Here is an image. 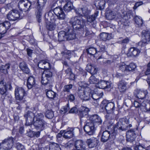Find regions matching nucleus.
Wrapping results in <instances>:
<instances>
[{
  "label": "nucleus",
  "mask_w": 150,
  "mask_h": 150,
  "mask_svg": "<svg viewBox=\"0 0 150 150\" xmlns=\"http://www.w3.org/2000/svg\"><path fill=\"white\" fill-rule=\"evenodd\" d=\"M25 118V125L30 126L33 123L35 128L41 131L44 130L47 126V123L43 119L44 116L41 113L36 114L29 111L24 115Z\"/></svg>",
  "instance_id": "obj_1"
},
{
  "label": "nucleus",
  "mask_w": 150,
  "mask_h": 150,
  "mask_svg": "<svg viewBox=\"0 0 150 150\" xmlns=\"http://www.w3.org/2000/svg\"><path fill=\"white\" fill-rule=\"evenodd\" d=\"M132 127L131 124H130L129 119L126 118L120 119L118 122L112 127L114 129L116 128L117 133L118 129L121 131H125Z\"/></svg>",
  "instance_id": "obj_2"
},
{
  "label": "nucleus",
  "mask_w": 150,
  "mask_h": 150,
  "mask_svg": "<svg viewBox=\"0 0 150 150\" xmlns=\"http://www.w3.org/2000/svg\"><path fill=\"white\" fill-rule=\"evenodd\" d=\"M54 70L53 69L45 70L42 75L41 82L43 85H47L50 88L52 86L51 82L52 78V72Z\"/></svg>",
  "instance_id": "obj_3"
},
{
  "label": "nucleus",
  "mask_w": 150,
  "mask_h": 150,
  "mask_svg": "<svg viewBox=\"0 0 150 150\" xmlns=\"http://www.w3.org/2000/svg\"><path fill=\"white\" fill-rule=\"evenodd\" d=\"M69 23L74 29L79 30L85 25V21L82 17L76 16L71 18Z\"/></svg>",
  "instance_id": "obj_4"
},
{
  "label": "nucleus",
  "mask_w": 150,
  "mask_h": 150,
  "mask_svg": "<svg viewBox=\"0 0 150 150\" xmlns=\"http://www.w3.org/2000/svg\"><path fill=\"white\" fill-rule=\"evenodd\" d=\"M116 129H114L113 128L110 131L105 130L103 131L101 135V141L103 142H105L108 140L113 141L116 138L117 132Z\"/></svg>",
  "instance_id": "obj_5"
},
{
  "label": "nucleus",
  "mask_w": 150,
  "mask_h": 150,
  "mask_svg": "<svg viewBox=\"0 0 150 150\" xmlns=\"http://www.w3.org/2000/svg\"><path fill=\"white\" fill-rule=\"evenodd\" d=\"M114 107V104L113 103L109 102L106 100H103L100 105L101 111L103 112L105 110L108 113L113 112L115 109Z\"/></svg>",
  "instance_id": "obj_6"
},
{
  "label": "nucleus",
  "mask_w": 150,
  "mask_h": 150,
  "mask_svg": "<svg viewBox=\"0 0 150 150\" xmlns=\"http://www.w3.org/2000/svg\"><path fill=\"white\" fill-rule=\"evenodd\" d=\"M77 93L79 97L82 100H87L91 98V90L89 88L79 89Z\"/></svg>",
  "instance_id": "obj_7"
},
{
  "label": "nucleus",
  "mask_w": 150,
  "mask_h": 150,
  "mask_svg": "<svg viewBox=\"0 0 150 150\" xmlns=\"http://www.w3.org/2000/svg\"><path fill=\"white\" fill-rule=\"evenodd\" d=\"M14 140L12 137H9L3 140L1 143L0 146L4 149L9 150L13 145Z\"/></svg>",
  "instance_id": "obj_8"
},
{
  "label": "nucleus",
  "mask_w": 150,
  "mask_h": 150,
  "mask_svg": "<svg viewBox=\"0 0 150 150\" xmlns=\"http://www.w3.org/2000/svg\"><path fill=\"white\" fill-rule=\"evenodd\" d=\"M31 2L28 0H20L18 3V7L22 11L26 12L31 8Z\"/></svg>",
  "instance_id": "obj_9"
},
{
  "label": "nucleus",
  "mask_w": 150,
  "mask_h": 150,
  "mask_svg": "<svg viewBox=\"0 0 150 150\" xmlns=\"http://www.w3.org/2000/svg\"><path fill=\"white\" fill-rule=\"evenodd\" d=\"M16 99L17 100L21 101L27 95V92L22 87H16L15 90Z\"/></svg>",
  "instance_id": "obj_10"
},
{
  "label": "nucleus",
  "mask_w": 150,
  "mask_h": 150,
  "mask_svg": "<svg viewBox=\"0 0 150 150\" xmlns=\"http://www.w3.org/2000/svg\"><path fill=\"white\" fill-rule=\"evenodd\" d=\"M142 40L138 43V45L141 46H144L150 40L149 32L146 30H143L142 33Z\"/></svg>",
  "instance_id": "obj_11"
},
{
  "label": "nucleus",
  "mask_w": 150,
  "mask_h": 150,
  "mask_svg": "<svg viewBox=\"0 0 150 150\" xmlns=\"http://www.w3.org/2000/svg\"><path fill=\"white\" fill-rule=\"evenodd\" d=\"M97 128L90 121L86 123L83 127L84 131L86 133L91 135H93Z\"/></svg>",
  "instance_id": "obj_12"
},
{
  "label": "nucleus",
  "mask_w": 150,
  "mask_h": 150,
  "mask_svg": "<svg viewBox=\"0 0 150 150\" xmlns=\"http://www.w3.org/2000/svg\"><path fill=\"white\" fill-rule=\"evenodd\" d=\"M7 16L8 20L13 21L21 18L20 17L19 12L16 10H13L10 11L7 14Z\"/></svg>",
  "instance_id": "obj_13"
},
{
  "label": "nucleus",
  "mask_w": 150,
  "mask_h": 150,
  "mask_svg": "<svg viewBox=\"0 0 150 150\" xmlns=\"http://www.w3.org/2000/svg\"><path fill=\"white\" fill-rule=\"evenodd\" d=\"M54 13L57 16V18L59 20H64L66 18V15L63 9L60 7H57L53 10Z\"/></svg>",
  "instance_id": "obj_14"
},
{
  "label": "nucleus",
  "mask_w": 150,
  "mask_h": 150,
  "mask_svg": "<svg viewBox=\"0 0 150 150\" xmlns=\"http://www.w3.org/2000/svg\"><path fill=\"white\" fill-rule=\"evenodd\" d=\"M0 21V34L3 35L6 33L7 30L10 28L11 24L9 22L7 21L2 23Z\"/></svg>",
  "instance_id": "obj_15"
},
{
  "label": "nucleus",
  "mask_w": 150,
  "mask_h": 150,
  "mask_svg": "<svg viewBox=\"0 0 150 150\" xmlns=\"http://www.w3.org/2000/svg\"><path fill=\"white\" fill-rule=\"evenodd\" d=\"M90 121L97 127L102 122L100 118L97 115H94L90 116L89 118Z\"/></svg>",
  "instance_id": "obj_16"
},
{
  "label": "nucleus",
  "mask_w": 150,
  "mask_h": 150,
  "mask_svg": "<svg viewBox=\"0 0 150 150\" xmlns=\"http://www.w3.org/2000/svg\"><path fill=\"white\" fill-rule=\"evenodd\" d=\"M134 129L129 130L126 133V140L127 142H132L136 138Z\"/></svg>",
  "instance_id": "obj_17"
},
{
  "label": "nucleus",
  "mask_w": 150,
  "mask_h": 150,
  "mask_svg": "<svg viewBox=\"0 0 150 150\" xmlns=\"http://www.w3.org/2000/svg\"><path fill=\"white\" fill-rule=\"evenodd\" d=\"M148 93L146 90H137L134 94L135 97L139 99H143L146 98Z\"/></svg>",
  "instance_id": "obj_18"
},
{
  "label": "nucleus",
  "mask_w": 150,
  "mask_h": 150,
  "mask_svg": "<svg viewBox=\"0 0 150 150\" xmlns=\"http://www.w3.org/2000/svg\"><path fill=\"white\" fill-rule=\"evenodd\" d=\"M111 83L109 81L101 80L98 82L96 86L100 88H108L111 87Z\"/></svg>",
  "instance_id": "obj_19"
},
{
  "label": "nucleus",
  "mask_w": 150,
  "mask_h": 150,
  "mask_svg": "<svg viewBox=\"0 0 150 150\" xmlns=\"http://www.w3.org/2000/svg\"><path fill=\"white\" fill-rule=\"evenodd\" d=\"M140 52L139 49L134 47H131L129 50L127 55L128 57H136L139 54Z\"/></svg>",
  "instance_id": "obj_20"
},
{
  "label": "nucleus",
  "mask_w": 150,
  "mask_h": 150,
  "mask_svg": "<svg viewBox=\"0 0 150 150\" xmlns=\"http://www.w3.org/2000/svg\"><path fill=\"white\" fill-rule=\"evenodd\" d=\"M98 141L96 138L92 137L88 139L86 142L90 148H92L96 146L98 144Z\"/></svg>",
  "instance_id": "obj_21"
},
{
  "label": "nucleus",
  "mask_w": 150,
  "mask_h": 150,
  "mask_svg": "<svg viewBox=\"0 0 150 150\" xmlns=\"http://www.w3.org/2000/svg\"><path fill=\"white\" fill-rule=\"evenodd\" d=\"M74 129L72 128H69L67 130H64L62 131L64 133L63 137L66 139H69L72 138L74 135Z\"/></svg>",
  "instance_id": "obj_22"
},
{
  "label": "nucleus",
  "mask_w": 150,
  "mask_h": 150,
  "mask_svg": "<svg viewBox=\"0 0 150 150\" xmlns=\"http://www.w3.org/2000/svg\"><path fill=\"white\" fill-rule=\"evenodd\" d=\"M127 83L124 80H121L118 83V88L121 93L125 92L127 89Z\"/></svg>",
  "instance_id": "obj_23"
},
{
  "label": "nucleus",
  "mask_w": 150,
  "mask_h": 150,
  "mask_svg": "<svg viewBox=\"0 0 150 150\" xmlns=\"http://www.w3.org/2000/svg\"><path fill=\"white\" fill-rule=\"evenodd\" d=\"M89 111L88 108L86 107L81 106L79 110V115L80 117H83L88 114V112Z\"/></svg>",
  "instance_id": "obj_24"
},
{
  "label": "nucleus",
  "mask_w": 150,
  "mask_h": 150,
  "mask_svg": "<svg viewBox=\"0 0 150 150\" xmlns=\"http://www.w3.org/2000/svg\"><path fill=\"white\" fill-rule=\"evenodd\" d=\"M66 33L67 40H72L75 38V31L72 29L68 28L67 31L66 32Z\"/></svg>",
  "instance_id": "obj_25"
},
{
  "label": "nucleus",
  "mask_w": 150,
  "mask_h": 150,
  "mask_svg": "<svg viewBox=\"0 0 150 150\" xmlns=\"http://www.w3.org/2000/svg\"><path fill=\"white\" fill-rule=\"evenodd\" d=\"M35 85V79L33 76L29 77L27 80V86L28 89H31Z\"/></svg>",
  "instance_id": "obj_26"
},
{
  "label": "nucleus",
  "mask_w": 150,
  "mask_h": 150,
  "mask_svg": "<svg viewBox=\"0 0 150 150\" xmlns=\"http://www.w3.org/2000/svg\"><path fill=\"white\" fill-rule=\"evenodd\" d=\"M75 146L76 149L78 150H84L85 149L84 142L81 140H76L75 143Z\"/></svg>",
  "instance_id": "obj_27"
},
{
  "label": "nucleus",
  "mask_w": 150,
  "mask_h": 150,
  "mask_svg": "<svg viewBox=\"0 0 150 150\" xmlns=\"http://www.w3.org/2000/svg\"><path fill=\"white\" fill-rule=\"evenodd\" d=\"M86 69L92 74H96L98 70L96 66L91 64H88L87 65Z\"/></svg>",
  "instance_id": "obj_28"
},
{
  "label": "nucleus",
  "mask_w": 150,
  "mask_h": 150,
  "mask_svg": "<svg viewBox=\"0 0 150 150\" xmlns=\"http://www.w3.org/2000/svg\"><path fill=\"white\" fill-rule=\"evenodd\" d=\"M43 8L37 7L35 14L38 22L40 23L41 21L42 16L43 13Z\"/></svg>",
  "instance_id": "obj_29"
},
{
  "label": "nucleus",
  "mask_w": 150,
  "mask_h": 150,
  "mask_svg": "<svg viewBox=\"0 0 150 150\" xmlns=\"http://www.w3.org/2000/svg\"><path fill=\"white\" fill-rule=\"evenodd\" d=\"M19 67L21 69L24 73L28 74L30 72V70L25 62H22L19 64Z\"/></svg>",
  "instance_id": "obj_30"
},
{
  "label": "nucleus",
  "mask_w": 150,
  "mask_h": 150,
  "mask_svg": "<svg viewBox=\"0 0 150 150\" xmlns=\"http://www.w3.org/2000/svg\"><path fill=\"white\" fill-rule=\"evenodd\" d=\"M67 3L64 6V9L65 11L69 12L73 8L72 3L70 1H66Z\"/></svg>",
  "instance_id": "obj_31"
},
{
  "label": "nucleus",
  "mask_w": 150,
  "mask_h": 150,
  "mask_svg": "<svg viewBox=\"0 0 150 150\" xmlns=\"http://www.w3.org/2000/svg\"><path fill=\"white\" fill-rule=\"evenodd\" d=\"M100 39L103 40L105 41L111 39L112 38L110 34L105 33H102L100 35Z\"/></svg>",
  "instance_id": "obj_32"
},
{
  "label": "nucleus",
  "mask_w": 150,
  "mask_h": 150,
  "mask_svg": "<svg viewBox=\"0 0 150 150\" xmlns=\"http://www.w3.org/2000/svg\"><path fill=\"white\" fill-rule=\"evenodd\" d=\"M58 39L60 42L67 40L66 32L63 31L59 32L58 33Z\"/></svg>",
  "instance_id": "obj_33"
},
{
  "label": "nucleus",
  "mask_w": 150,
  "mask_h": 150,
  "mask_svg": "<svg viewBox=\"0 0 150 150\" xmlns=\"http://www.w3.org/2000/svg\"><path fill=\"white\" fill-rule=\"evenodd\" d=\"M103 95V93L102 92L98 94L94 93L92 94L91 93V98H92L93 100H95V101L96 102V104H97L96 105H97L98 104V100H99L102 97Z\"/></svg>",
  "instance_id": "obj_34"
},
{
  "label": "nucleus",
  "mask_w": 150,
  "mask_h": 150,
  "mask_svg": "<svg viewBox=\"0 0 150 150\" xmlns=\"http://www.w3.org/2000/svg\"><path fill=\"white\" fill-rule=\"evenodd\" d=\"M47 97L50 99H53L56 97V94L51 90H45Z\"/></svg>",
  "instance_id": "obj_35"
},
{
  "label": "nucleus",
  "mask_w": 150,
  "mask_h": 150,
  "mask_svg": "<svg viewBox=\"0 0 150 150\" xmlns=\"http://www.w3.org/2000/svg\"><path fill=\"white\" fill-rule=\"evenodd\" d=\"M6 83H4L3 81L0 82V93L1 95L4 94L6 91Z\"/></svg>",
  "instance_id": "obj_36"
},
{
  "label": "nucleus",
  "mask_w": 150,
  "mask_h": 150,
  "mask_svg": "<svg viewBox=\"0 0 150 150\" xmlns=\"http://www.w3.org/2000/svg\"><path fill=\"white\" fill-rule=\"evenodd\" d=\"M79 31H81V33H84V32H85V36H87L90 35H91L92 32L91 31H90L88 28H87L85 25L83 27H82V29L81 28L79 30Z\"/></svg>",
  "instance_id": "obj_37"
},
{
  "label": "nucleus",
  "mask_w": 150,
  "mask_h": 150,
  "mask_svg": "<svg viewBox=\"0 0 150 150\" xmlns=\"http://www.w3.org/2000/svg\"><path fill=\"white\" fill-rule=\"evenodd\" d=\"M119 70L122 72H127V65L124 62L120 63L118 64Z\"/></svg>",
  "instance_id": "obj_38"
},
{
  "label": "nucleus",
  "mask_w": 150,
  "mask_h": 150,
  "mask_svg": "<svg viewBox=\"0 0 150 150\" xmlns=\"http://www.w3.org/2000/svg\"><path fill=\"white\" fill-rule=\"evenodd\" d=\"M134 21L138 27H141L143 24L142 20L141 17L136 16L134 18Z\"/></svg>",
  "instance_id": "obj_39"
},
{
  "label": "nucleus",
  "mask_w": 150,
  "mask_h": 150,
  "mask_svg": "<svg viewBox=\"0 0 150 150\" xmlns=\"http://www.w3.org/2000/svg\"><path fill=\"white\" fill-rule=\"evenodd\" d=\"M86 50L87 53L90 55H93L98 53V50L93 47H89Z\"/></svg>",
  "instance_id": "obj_40"
},
{
  "label": "nucleus",
  "mask_w": 150,
  "mask_h": 150,
  "mask_svg": "<svg viewBox=\"0 0 150 150\" xmlns=\"http://www.w3.org/2000/svg\"><path fill=\"white\" fill-rule=\"evenodd\" d=\"M56 27V25L54 22H50L46 23V28L47 30L50 31L54 30L55 29Z\"/></svg>",
  "instance_id": "obj_41"
},
{
  "label": "nucleus",
  "mask_w": 150,
  "mask_h": 150,
  "mask_svg": "<svg viewBox=\"0 0 150 150\" xmlns=\"http://www.w3.org/2000/svg\"><path fill=\"white\" fill-rule=\"evenodd\" d=\"M50 150H61L59 145L56 143H53L50 145Z\"/></svg>",
  "instance_id": "obj_42"
},
{
  "label": "nucleus",
  "mask_w": 150,
  "mask_h": 150,
  "mask_svg": "<svg viewBox=\"0 0 150 150\" xmlns=\"http://www.w3.org/2000/svg\"><path fill=\"white\" fill-rule=\"evenodd\" d=\"M53 112L51 110H47L45 113V116L48 119H51L54 117Z\"/></svg>",
  "instance_id": "obj_43"
},
{
  "label": "nucleus",
  "mask_w": 150,
  "mask_h": 150,
  "mask_svg": "<svg viewBox=\"0 0 150 150\" xmlns=\"http://www.w3.org/2000/svg\"><path fill=\"white\" fill-rule=\"evenodd\" d=\"M10 68V65L8 64H6L5 65H2L0 68V71L1 72L4 74L7 73L8 69Z\"/></svg>",
  "instance_id": "obj_44"
},
{
  "label": "nucleus",
  "mask_w": 150,
  "mask_h": 150,
  "mask_svg": "<svg viewBox=\"0 0 150 150\" xmlns=\"http://www.w3.org/2000/svg\"><path fill=\"white\" fill-rule=\"evenodd\" d=\"M97 16V15L96 13L91 15L88 16L87 17V22L92 23L96 19V18Z\"/></svg>",
  "instance_id": "obj_45"
},
{
  "label": "nucleus",
  "mask_w": 150,
  "mask_h": 150,
  "mask_svg": "<svg viewBox=\"0 0 150 150\" xmlns=\"http://www.w3.org/2000/svg\"><path fill=\"white\" fill-rule=\"evenodd\" d=\"M90 11L89 10H88V8L86 7L82 8V16L86 17L90 14Z\"/></svg>",
  "instance_id": "obj_46"
},
{
  "label": "nucleus",
  "mask_w": 150,
  "mask_h": 150,
  "mask_svg": "<svg viewBox=\"0 0 150 150\" xmlns=\"http://www.w3.org/2000/svg\"><path fill=\"white\" fill-rule=\"evenodd\" d=\"M61 54H63L64 57L67 59H69L71 57V52L70 51L65 50L64 52H61Z\"/></svg>",
  "instance_id": "obj_47"
},
{
  "label": "nucleus",
  "mask_w": 150,
  "mask_h": 150,
  "mask_svg": "<svg viewBox=\"0 0 150 150\" xmlns=\"http://www.w3.org/2000/svg\"><path fill=\"white\" fill-rule=\"evenodd\" d=\"M98 79L96 78L94 76H91L89 79V82L91 84L96 83L98 82Z\"/></svg>",
  "instance_id": "obj_48"
},
{
  "label": "nucleus",
  "mask_w": 150,
  "mask_h": 150,
  "mask_svg": "<svg viewBox=\"0 0 150 150\" xmlns=\"http://www.w3.org/2000/svg\"><path fill=\"white\" fill-rule=\"evenodd\" d=\"M105 1L104 0H100L98 3L97 6L100 10L103 9L105 4Z\"/></svg>",
  "instance_id": "obj_49"
},
{
  "label": "nucleus",
  "mask_w": 150,
  "mask_h": 150,
  "mask_svg": "<svg viewBox=\"0 0 150 150\" xmlns=\"http://www.w3.org/2000/svg\"><path fill=\"white\" fill-rule=\"evenodd\" d=\"M47 0H38L37 7L43 8Z\"/></svg>",
  "instance_id": "obj_50"
},
{
  "label": "nucleus",
  "mask_w": 150,
  "mask_h": 150,
  "mask_svg": "<svg viewBox=\"0 0 150 150\" xmlns=\"http://www.w3.org/2000/svg\"><path fill=\"white\" fill-rule=\"evenodd\" d=\"M136 68V66L133 63H131L129 65H127V72L134 70Z\"/></svg>",
  "instance_id": "obj_51"
},
{
  "label": "nucleus",
  "mask_w": 150,
  "mask_h": 150,
  "mask_svg": "<svg viewBox=\"0 0 150 150\" xmlns=\"http://www.w3.org/2000/svg\"><path fill=\"white\" fill-rule=\"evenodd\" d=\"M16 147L17 150H24L25 149L24 146L19 142L16 144Z\"/></svg>",
  "instance_id": "obj_52"
},
{
  "label": "nucleus",
  "mask_w": 150,
  "mask_h": 150,
  "mask_svg": "<svg viewBox=\"0 0 150 150\" xmlns=\"http://www.w3.org/2000/svg\"><path fill=\"white\" fill-rule=\"evenodd\" d=\"M46 61V60L40 61L38 65V67L40 69H43L45 65Z\"/></svg>",
  "instance_id": "obj_53"
},
{
  "label": "nucleus",
  "mask_w": 150,
  "mask_h": 150,
  "mask_svg": "<svg viewBox=\"0 0 150 150\" xmlns=\"http://www.w3.org/2000/svg\"><path fill=\"white\" fill-rule=\"evenodd\" d=\"M72 87V85L71 84L65 85L64 86L63 91L64 92H69Z\"/></svg>",
  "instance_id": "obj_54"
},
{
  "label": "nucleus",
  "mask_w": 150,
  "mask_h": 150,
  "mask_svg": "<svg viewBox=\"0 0 150 150\" xmlns=\"http://www.w3.org/2000/svg\"><path fill=\"white\" fill-rule=\"evenodd\" d=\"M51 69L50 67V64L49 61L48 60H46L45 65L43 69Z\"/></svg>",
  "instance_id": "obj_55"
},
{
  "label": "nucleus",
  "mask_w": 150,
  "mask_h": 150,
  "mask_svg": "<svg viewBox=\"0 0 150 150\" xmlns=\"http://www.w3.org/2000/svg\"><path fill=\"white\" fill-rule=\"evenodd\" d=\"M146 102L145 101H144L142 103L140 104L139 108H140V109L143 111H145Z\"/></svg>",
  "instance_id": "obj_56"
},
{
  "label": "nucleus",
  "mask_w": 150,
  "mask_h": 150,
  "mask_svg": "<svg viewBox=\"0 0 150 150\" xmlns=\"http://www.w3.org/2000/svg\"><path fill=\"white\" fill-rule=\"evenodd\" d=\"M69 105L68 103L65 106H64L63 108H61V110L62 112H64V113L67 112L69 110Z\"/></svg>",
  "instance_id": "obj_57"
},
{
  "label": "nucleus",
  "mask_w": 150,
  "mask_h": 150,
  "mask_svg": "<svg viewBox=\"0 0 150 150\" xmlns=\"http://www.w3.org/2000/svg\"><path fill=\"white\" fill-rule=\"evenodd\" d=\"M147 68L146 71L144 72L145 75L150 74V61L147 65Z\"/></svg>",
  "instance_id": "obj_58"
},
{
  "label": "nucleus",
  "mask_w": 150,
  "mask_h": 150,
  "mask_svg": "<svg viewBox=\"0 0 150 150\" xmlns=\"http://www.w3.org/2000/svg\"><path fill=\"white\" fill-rule=\"evenodd\" d=\"M129 41V39L128 38H126L125 39L119 41V43L121 44H127Z\"/></svg>",
  "instance_id": "obj_59"
},
{
  "label": "nucleus",
  "mask_w": 150,
  "mask_h": 150,
  "mask_svg": "<svg viewBox=\"0 0 150 150\" xmlns=\"http://www.w3.org/2000/svg\"><path fill=\"white\" fill-rule=\"evenodd\" d=\"M78 109L76 107H74L72 108L69 112V113H76L78 111Z\"/></svg>",
  "instance_id": "obj_60"
},
{
  "label": "nucleus",
  "mask_w": 150,
  "mask_h": 150,
  "mask_svg": "<svg viewBox=\"0 0 150 150\" xmlns=\"http://www.w3.org/2000/svg\"><path fill=\"white\" fill-rule=\"evenodd\" d=\"M47 15L49 18H48V19H50L51 21L53 19H54V16L51 11H49L47 13Z\"/></svg>",
  "instance_id": "obj_61"
},
{
  "label": "nucleus",
  "mask_w": 150,
  "mask_h": 150,
  "mask_svg": "<svg viewBox=\"0 0 150 150\" xmlns=\"http://www.w3.org/2000/svg\"><path fill=\"white\" fill-rule=\"evenodd\" d=\"M34 132L29 130V131L26 134L28 136L31 138H32L34 137Z\"/></svg>",
  "instance_id": "obj_62"
},
{
  "label": "nucleus",
  "mask_w": 150,
  "mask_h": 150,
  "mask_svg": "<svg viewBox=\"0 0 150 150\" xmlns=\"http://www.w3.org/2000/svg\"><path fill=\"white\" fill-rule=\"evenodd\" d=\"M134 150H144V148L142 146L140 145H137L134 147Z\"/></svg>",
  "instance_id": "obj_63"
},
{
  "label": "nucleus",
  "mask_w": 150,
  "mask_h": 150,
  "mask_svg": "<svg viewBox=\"0 0 150 150\" xmlns=\"http://www.w3.org/2000/svg\"><path fill=\"white\" fill-rule=\"evenodd\" d=\"M150 111V102L147 103L146 102L145 111Z\"/></svg>",
  "instance_id": "obj_64"
}]
</instances>
